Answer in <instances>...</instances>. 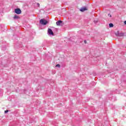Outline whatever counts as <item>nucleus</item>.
Wrapping results in <instances>:
<instances>
[{"instance_id": "nucleus-1", "label": "nucleus", "mask_w": 126, "mask_h": 126, "mask_svg": "<svg viewBox=\"0 0 126 126\" xmlns=\"http://www.w3.org/2000/svg\"><path fill=\"white\" fill-rule=\"evenodd\" d=\"M39 23L42 25H47L48 24V21L45 19H41L39 21Z\"/></svg>"}, {"instance_id": "nucleus-2", "label": "nucleus", "mask_w": 126, "mask_h": 126, "mask_svg": "<svg viewBox=\"0 0 126 126\" xmlns=\"http://www.w3.org/2000/svg\"><path fill=\"white\" fill-rule=\"evenodd\" d=\"M15 13H17V14H20V13H21V10L19 8L15 9Z\"/></svg>"}, {"instance_id": "nucleus-3", "label": "nucleus", "mask_w": 126, "mask_h": 126, "mask_svg": "<svg viewBox=\"0 0 126 126\" xmlns=\"http://www.w3.org/2000/svg\"><path fill=\"white\" fill-rule=\"evenodd\" d=\"M48 33L49 35H54V32L51 29H48Z\"/></svg>"}, {"instance_id": "nucleus-4", "label": "nucleus", "mask_w": 126, "mask_h": 126, "mask_svg": "<svg viewBox=\"0 0 126 126\" xmlns=\"http://www.w3.org/2000/svg\"><path fill=\"white\" fill-rule=\"evenodd\" d=\"M62 23H63V21H58L56 22V25L58 26H60L61 25H62Z\"/></svg>"}, {"instance_id": "nucleus-5", "label": "nucleus", "mask_w": 126, "mask_h": 126, "mask_svg": "<svg viewBox=\"0 0 126 126\" xmlns=\"http://www.w3.org/2000/svg\"><path fill=\"white\" fill-rule=\"evenodd\" d=\"M80 11H81L82 12H83L84 11H85V10H87V9L86 8V7H83L81 8L80 9Z\"/></svg>"}, {"instance_id": "nucleus-6", "label": "nucleus", "mask_w": 126, "mask_h": 126, "mask_svg": "<svg viewBox=\"0 0 126 126\" xmlns=\"http://www.w3.org/2000/svg\"><path fill=\"white\" fill-rule=\"evenodd\" d=\"M18 18H19V17H18V16L15 15L14 17V19H18Z\"/></svg>"}, {"instance_id": "nucleus-7", "label": "nucleus", "mask_w": 126, "mask_h": 126, "mask_svg": "<svg viewBox=\"0 0 126 126\" xmlns=\"http://www.w3.org/2000/svg\"><path fill=\"white\" fill-rule=\"evenodd\" d=\"M110 28H112V27H114V25L112 23L109 24Z\"/></svg>"}, {"instance_id": "nucleus-8", "label": "nucleus", "mask_w": 126, "mask_h": 126, "mask_svg": "<svg viewBox=\"0 0 126 126\" xmlns=\"http://www.w3.org/2000/svg\"><path fill=\"white\" fill-rule=\"evenodd\" d=\"M118 36L119 37H123V36H124V33H119Z\"/></svg>"}, {"instance_id": "nucleus-9", "label": "nucleus", "mask_w": 126, "mask_h": 126, "mask_svg": "<svg viewBox=\"0 0 126 126\" xmlns=\"http://www.w3.org/2000/svg\"><path fill=\"white\" fill-rule=\"evenodd\" d=\"M120 34V33H119V31H117L116 33H115V35L116 36H119V35Z\"/></svg>"}, {"instance_id": "nucleus-10", "label": "nucleus", "mask_w": 126, "mask_h": 126, "mask_svg": "<svg viewBox=\"0 0 126 126\" xmlns=\"http://www.w3.org/2000/svg\"><path fill=\"white\" fill-rule=\"evenodd\" d=\"M60 66H61V65H60V64H57V65H56V67H60Z\"/></svg>"}, {"instance_id": "nucleus-11", "label": "nucleus", "mask_w": 126, "mask_h": 126, "mask_svg": "<svg viewBox=\"0 0 126 126\" xmlns=\"http://www.w3.org/2000/svg\"><path fill=\"white\" fill-rule=\"evenodd\" d=\"M5 114H6V113H8V110H5L4 111Z\"/></svg>"}, {"instance_id": "nucleus-12", "label": "nucleus", "mask_w": 126, "mask_h": 126, "mask_svg": "<svg viewBox=\"0 0 126 126\" xmlns=\"http://www.w3.org/2000/svg\"><path fill=\"white\" fill-rule=\"evenodd\" d=\"M108 16H110V17H112V15H110V14H108Z\"/></svg>"}, {"instance_id": "nucleus-13", "label": "nucleus", "mask_w": 126, "mask_h": 126, "mask_svg": "<svg viewBox=\"0 0 126 126\" xmlns=\"http://www.w3.org/2000/svg\"><path fill=\"white\" fill-rule=\"evenodd\" d=\"M37 5H38V6H40V4L39 3H37Z\"/></svg>"}, {"instance_id": "nucleus-14", "label": "nucleus", "mask_w": 126, "mask_h": 126, "mask_svg": "<svg viewBox=\"0 0 126 126\" xmlns=\"http://www.w3.org/2000/svg\"><path fill=\"white\" fill-rule=\"evenodd\" d=\"M124 24L126 25V21H124Z\"/></svg>"}, {"instance_id": "nucleus-15", "label": "nucleus", "mask_w": 126, "mask_h": 126, "mask_svg": "<svg viewBox=\"0 0 126 126\" xmlns=\"http://www.w3.org/2000/svg\"><path fill=\"white\" fill-rule=\"evenodd\" d=\"M84 43L86 44V40H84Z\"/></svg>"}]
</instances>
